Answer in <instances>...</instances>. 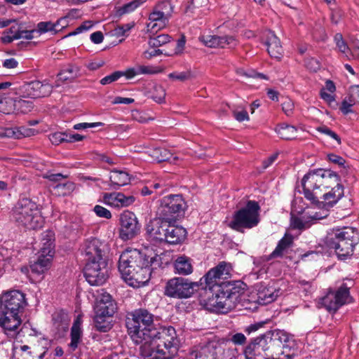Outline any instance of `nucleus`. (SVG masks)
Masks as SVG:
<instances>
[{
    "instance_id": "nucleus-1",
    "label": "nucleus",
    "mask_w": 359,
    "mask_h": 359,
    "mask_svg": "<svg viewBox=\"0 0 359 359\" xmlns=\"http://www.w3.org/2000/svg\"><path fill=\"white\" fill-rule=\"evenodd\" d=\"M153 315L139 309L127 320L128 334L136 344H140L142 355L152 359H171L178 351V340L173 327L158 332L154 327Z\"/></svg>"
},
{
    "instance_id": "nucleus-2",
    "label": "nucleus",
    "mask_w": 359,
    "mask_h": 359,
    "mask_svg": "<svg viewBox=\"0 0 359 359\" xmlns=\"http://www.w3.org/2000/svg\"><path fill=\"white\" fill-rule=\"evenodd\" d=\"M294 339L283 330H274L255 338L245 348L246 359H292Z\"/></svg>"
},
{
    "instance_id": "nucleus-3",
    "label": "nucleus",
    "mask_w": 359,
    "mask_h": 359,
    "mask_svg": "<svg viewBox=\"0 0 359 359\" xmlns=\"http://www.w3.org/2000/svg\"><path fill=\"white\" fill-rule=\"evenodd\" d=\"M149 260L136 249L125 250L119 257L118 270L123 280L131 287H140L149 281L151 273Z\"/></svg>"
},
{
    "instance_id": "nucleus-4",
    "label": "nucleus",
    "mask_w": 359,
    "mask_h": 359,
    "mask_svg": "<svg viewBox=\"0 0 359 359\" xmlns=\"http://www.w3.org/2000/svg\"><path fill=\"white\" fill-rule=\"evenodd\" d=\"M304 194L311 203L318 201L322 192L326 189L341 186L339 177L331 170H313L304 175L302 181Z\"/></svg>"
},
{
    "instance_id": "nucleus-5",
    "label": "nucleus",
    "mask_w": 359,
    "mask_h": 359,
    "mask_svg": "<svg viewBox=\"0 0 359 359\" xmlns=\"http://www.w3.org/2000/svg\"><path fill=\"white\" fill-rule=\"evenodd\" d=\"M359 242V234L355 229L344 226L333 229L326 236L327 246L335 250L340 259H345L353 255L355 245Z\"/></svg>"
},
{
    "instance_id": "nucleus-6",
    "label": "nucleus",
    "mask_w": 359,
    "mask_h": 359,
    "mask_svg": "<svg viewBox=\"0 0 359 359\" xmlns=\"http://www.w3.org/2000/svg\"><path fill=\"white\" fill-rule=\"evenodd\" d=\"M12 216L18 225L27 229L41 228L43 224L38 205L28 198L18 201L13 210Z\"/></svg>"
},
{
    "instance_id": "nucleus-7",
    "label": "nucleus",
    "mask_w": 359,
    "mask_h": 359,
    "mask_svg": "<svg viewBox=\"0 0 359 359\" xmlns=\"http://www.w3.org/2000/svg\"><path fill=\"white\" fill-rule=\"evenodd\" d=\"M260 207L255 201H248L244 208L236 211L229 226L233 230L243 232L245 229L257 226L260 221Z\"/></svg>"
},
{
    "instance_id": "nucleus-8",
    "label": "nucleus",
    "mask_w": 359,
    "mask_h": 359,
    "mask_svg": "<svg viewBox=\"0 0 359 359\" xmlns=\"http://www.w3.org/2000/svg\"><path fill=\"white\" fill-rule=\"evenodd\" d=\"M205 306L209 310L227 313L234 309L240 302V294L235 288L233 290H217L215 294L208 296L207 300H204Z\"/></svg>"
},
{
    "instance_id": "nucleus-9",
    "label": "nucleus",
    "mask_w": 359,
    "mask_h": 359,
    "mask_svg": "<svg viewBox=\"0 0 359 359\" xmlns=\"http://www.w3.org/2000/svg\"><path fill=\"white\" fill-rule=\"evenodd\" d=\"M344 196L343 186L332 187L328 191L322 192L318 201L312 203L316 206L309 213V217L315 221L326 218L329 215V209L333 207Z\"/></svg>"
},
{
    "instance_id": "nucleus-10",
    "label": "nucleus",
    "mask_w": 359,
    "mask_h": 359,
    "mask_svg": "<svg viewBox=\"0 0 359 359\" xmlns=\"http://www.w3.org/2000/svg\"><path fill=\"white\" fill-rule=\"evenodd\" d=\"M174 6L168 0L159 1L153 7L147 23V30L154 33L166 27L173 13Z\"/></svg>"
},
{
    "instance_id": "nucleus-11",
    "label": "nucleus",
    "mask_w": 359,
    "mask_h": 359,
    "mask_svg": "<svg viewBox=\"0 0 359 359\" xmlns=\"http://www.w3.org/2000/svg\"><path fill=\"white\" fill-rule=\"evenodd\" d=\"M201 285H203L202 280L198 282H192L184 278H174L168 281L165 294L172 297L188 298Z\"/></svg>"
},
{
    "instance_id": "nucleus-12",
    "label": "nucleus",
    "mask_w": 359,
    "mask_h": 359,
    "mask_svg": "<svg viewBox=\"0 0 359 359\" xmlns=\"http://www.w3.org/2000/svg\"><path fill=\"white\" fill-rule=\"evenodd\" d=\"M186 208L187 203L182 195H169L161 199L158 212L164 219L175 220Z\"/></svg>"
},
{
    "instance_id": "nucleus-13",
    "label": "nucleus",
    "mask_w": 359,
    "mask_h": 359,
    "mask_svg": "<svg viewBox=\"0 0 359 359\" xmlns=\"http://www.w3.org/2000/svg\"><path fill=\"white\" fill-rule=\"evenodd\" d=\"M84 276L91 285H100L104 283L108 278L106 259L87 261L84 268Z\"/></svg>"
},
{
    "instance_id": "nucleus-14",
    "label": "nucleus",
    "mask_w": 359,
    "mask_h": 359,
    "mask_svg": "<svg viewBox=\"0 0 359 359\" xmlns=\"http://www.w3.org/2000/svg\"><path fill=\"white\" fill-rule=\"evenodd\" d=\"M230 273V267L225 263L221 262L217 266L211 269L208 272L202 277L203 285H201L206 291L209 290L210 293L217 290H220L222 280L228 278Z\"/></svg>"
},
{
    "instance_id": "nucleus-15",
    "label": "nucleus",
    "mask_w": 359,
    "mask_h": 359,
    "mask_svg": "<svg viewBox=\"0 0 359 359\" xmlns=\"http://www.w3.org/2000/svg\"><path fill=\"white\" fill-rule=\"evenodd\" d=\"M141 225L136 215L128 210L120 215L119 237L123 241H128L136 237L140 232Z\"/></svg>"
},
{
    "instance_id": "nucleus-16",
    "label": "nucleus",
    "mask_w": 359,
    "mask_h": 359,
    "mask_svg": "<svg viewBox=\"0 0 359 359\" xmlns=\"http://www.w3.org/2000/svg\"><path fill=\"white\" fill-rule=\"evenodd\" d=\"M0 301L1 312L20 313L26 305L25 294L19 290H11L4 293Z\"/></svg>"
},
{
    "instance_id": "nucleus-17",
    "label": "nucleus",
    "mask_w": 359,
    "mask_h": 359,
    "mask_svg": "<svg viewBox=\"0 0 359 359\" xmlns=\"http://www.w3.org/2000/svg\"><path fill=\"white\" fill-rule=\"evenodd\" d=\"M351 301L349 288L343 284L336 292H328L322 299V304L327 311L336 312L339 307Z\"/></svg>"
},
{
    "instance_id": "nucleus-18",
    "label": "nucleus",
    "mask_w": 359,
    "mask_h": 359,
    "mask_svg": "<svg viewBox=\"0 0 359 359\" xmlns=\"http://www.w3.org/2000/svg\"><path fill=\"white\" fill-rule=\"evenodd\" d=\"M108 250L107 243L97 238L87 239L82 248L83 253L86 256V260L95 261L100 258L105 259V254Z\"/></svg>"
},
{
    "instance_id": "nucleus-19",
    "label": "nucleus",
    "mask_w": 359,
    "mask_h": 359,
    "mask_svg": "<svg viewBox=\"0 0 359 359\" xmlns=\"http://www.w3.org/2000/svg\"><path fill=\"white\" fill-rule=\"evenodd\" d=\"M168 221L161 216L151 220L146 227L147 234L153 240L165 241Z\"/></svg>"
},
{
    "instance_id": "nucleus-20",
    "label": "nucleus",
    "mask_w": 359,
    "mask_h": 359,
    "mask_svg": "<svg viewBox=\"0 0 359 359\" xmlns=\"http://www.w3.org/2000/svg\"><path fill=\"white\" fill-rule=\"evenodd\" d=\"M21 324L19 313L11 312H1L0 317V326L8 336L15 337L18 333V327Z\"/></svg>"
},
{
    "instance_id": "nucleus-21",
    "label": "nucleus",
    "mask_w": 359,
    "mask_h": 359,
    "mask_svg": "<svg viewBox=\"0 0 359 359\" xmlns=\"http://www.w3.org/2000/svg\"><path fill=\"white\" fill-rule=\"evenodd\" d=\"M200 40L210 48H232L237 45L236 39L232 36L207 35L200 37Z\"/></svg>"
},
{
    "instance_id": "nucleus-22",
    "label": "nucleus",
    "mask_w": 359,
    "mask_h": 359,
    "mask_svg": "<svg viewBox=\"0 0 359 359\" xmlns=\"http://www.w3.org/2000/svg\"><path fill=\"white\" fill-rule=\"evenodd\" d=\"M53 86L49 83H43L39 81H32L23 86L25 96L30 98H39L50 94Z\"/></svg>"
},
{
    "instance_id": "nucleus-23",
    "label": "nucleus",
    "mask_w": 359,
    "mask_h": 359,
    "mask_svg": "<svg viewBox=\"0 0 359 359\" xmlns=\"http://www.w3.org/2000/svg\"><path fill=\"white\" fill-rule=\"evenodd\" d=\"M133 196H126L121 192H113L104 194L103 196V202L111 207L125 208L132 205L135 202Z\"/></svg>"
},
{
    "instance_id": "nucleus-24",
    "label": "nucleus",
    "mask_w": 359,
    "mask_h": 359,
    "mask_svg": "<svg viewBox=\"0 0 359 359\" xmlns=\"http://www.w3.org/2000/svg\"><path fill=\"white\" fill-rule=\"evenodd\" d=\"M95 313L102 312L103 314L113 316L116 311V306L111 296L105 292H102L96 297Z\"/></svg>"
},
{
    "instance_id": "nucleus-25",
    "label": "nucleus",
    "mask_w": 359,
    "mask_h": 359,
    "mask_svg": "<svg viewBox=\"0 0 359 359\" xmlns=\"http://www.w3.org/2000/svg\"><path fill=\"white\" fill-rule=\"evenodd\" d=\"M6 103L10 104L9 109H4V102H0V111L5 114H11V112L16 111L22 114H27L33 108V103L30 100H25L23 99L13 100L9 98Z\"/></svg>"
},
{
    "instance_id": "nucleus-26",
    "label": "nucleus",
    "mask_w": 359,
    "mask_h": 359,
    "mask_svg": "<svg viewBox=\"0 0 359 359\" xmlns=\"http://www.w3.org/2000/svg\"><path fill=\"white\" fill-rule=\"evenodd\" d=\"M172 221H168L165 241L170 244H177L185 239L187 231L182 226L172 225Z\"/></svg>"
},
{
    "instance_id": "nucleus-27",
    "label": "nucleus",
    "mask_w": 359,
    "mask_h": 359,
    "mask_svg": "<svg viewBox=\"0 0 359 359\" xmlns=\"http://www.w3.org/2000/svg\"><path fill=\"white\" fill-rule=\"evenodd\" d=\"M265 43L267 46L268 53L271 57L275 58L280 57L283 53V48L279 39L273 32L268 31L266 33Z\"/></svg>"
},
{
    "instance_id": "nucleus-28",
    "label": "nucleus",
    "mask_w": 359,
    "mask_h": 359,
    "mask_svg": "<svg viewBox=\"0 0 359 359\" xmlns=\"http://www.w3.org/2000/svg\"><path fill=\"white\" fill-rule=\"evenodd\" d=\"M53 257L50 254L39 252L36 261L30 265L32 272L37 275L45 273L50 267Z\"/></svg>"
},
{
    "instance_id": "nucleus-29",
    "label": "nucleus",
    "mask_w": 359,
    "mask_h": 359,
    "mask_svg": "<svg viewBox=\"0 0 359 359\" xmlns=\"http://www.w3.org/2000/svg\"><path fill=\"white\" fill-rule=\"evenodd\" d=\"M293 245L292 236L286 233L284 237L279 241L275 250L270 254L269 259L282 257L288 252Z\"/></svg>"
},
{
    "instance_id": "nucleus-30",
    "label": "nucleus",
    "mask_w": 359,
    "mask_h": 359,
    "mask_svg": "<svg viewBox=\"0 0 359 359\" xmlns=\"http://www.w3.org/2000/svg\"><path fill=\"white\" fill-rule=\"evenodd\" d=\"M149 155L151 157L158 161H170V163H175L177 160V156H173L170 152L165 148H154L149 151Z\"/></svg>"
},
{
    "instance_id": "nucleus-31",
    "label": "nucleus",
    "mask_w": 359,
    "mask_h": 359,
    "mask_svg": "<svg viewBox=\"0 0 359 359\" xmlns=\"http://www.w3.org/2000/svg\"><path fill=\"white\" fill-rule=\"evenodd\" d=\"M176 273L181 275H189L193 271L191 259L186 256L178 257L174 263Z\"/></svg>"
},
{
    "instance_id": "nucleus-32",
    "label": "nucleus",
    "mask_w": 359,
    "mask_h": 359,
    "mask_svg": "<svg viewBox=\"0 0 359 359\" xmlns=\"http://www.w3.org/2000/svg\"><path fill=\"white\" fill-rule=\"evenodd\" d=\"M54 233L52 231L48 230L41 234V248L40 252L46 255H54Z\"/></svg>"
},
{
    "instance_id": "nucleus-33",
    "label": "nucleus",
    "mask_w": 359,
    "mask_h": 359,
    "mask_svg": "<svg viewBox=\"0 0 359 359\" xmlns=\"http://www.w3.org/2000/svg\"><path fill=\"white\" fill-rule=\"evenodd\" d=\"M313 210V208L309 210L302 218L292 217L290 223L291 227L295 229L304 230L317 222L318 221H315L309 217V213Z\"/></svg>"
},
{
    "instance_id": "nucleus-34",
    "label": "nucleus",
    "mask_w": 359,
    "mask_h": 359,
    "mask_svg": "<svg viewBox=\"0 0 359 359\" xmlns=\"http://www.w3.org/2000/svg\"><path fill=\"white\" fill-rule=\"evenodd\" d=\"M112 316L103 314L102 312L95 313L94 318L95 326L100 332H107L111 327V318Z\"/></svg>"
},
{
    "instance_id": "nucleus-35",
    "label": "nucleus",
    "mask_w": 359,
    "mask_h": 359,
    "mask_svg": "<svg viewBox=\"0 0 359 359\" xmlns=\"http://www.w3.org/2000/svg\"><path fill=\"white\" fill-rule=\"evenodd\" d=\"M27 135V130L24 128L0 127V139L14 138L21 139Z\"/></svg>"
},
{
    "instance_id": "nucleus-36",
    "label": "nucleus",
    "mask_w": 359,
    "mask_h": 359,
    "mask_svg": "<svg viewBox=\"0 0 359 359\" xmlns=\"http://www.w3.org/2000/svg\"><path fill=\"white\" fill-rule=\"evenodd\" d=\"M81 318L80 316H78L75 319L71 330V342L69 346L72 350H75L78 347L82 333L81 327Z\"/></svg>"
},
{
    "instance_id": "nucleus-37",
    "label": "nucleus",
    "mask_w": 359,
    "mask_h": 359,
    "mask_svg": "<svg viewBox=\"0 0 359 359\" xmlns=\"http://www.w3.org/2000/svg\"><path fill=\"white\" fill-rule=\"evenodd\" d=\"M110 182L114 186L121 187L130 182L129 174L125 171L114 170L110 173Z\"/></svg>"
},
{
    "instance_id": "nucleus-38",
    "label": "nucleus",
    "mask_w": 359,
    "mask_h": 359,
    "mask_svg": "<svg viewBox=\"0 0 359 359\" xmlns=\"http://www.w3.org/2000/svg\"><path fill=\"white\" fill-rule=\"evenodd\" d=\"M276 132L282 139L292 140L297 137V129L293 126L282 123L276 127Z\"/></svg>"
},
{
    "instance_id": "nucleus-39",
    "label": "nucleus",
    "mask_w": 359,
    "mask_h": 359,
    "mask_svg": "<svg viewBox=\"0 0 359 359\" xmlns=\"http://www.w3.org/2000/svg\"><path fill=\"white\" fill-rule=\"evenodd\" d=\"M147 0H133L128 4L116 9L115 16L120 18L125 14H128L135 11L141 5L144 4Z\"/></svg>"
},
{
    "instance_id": "nucleus-40",
    "label": "nucleus",
    "mask_w": 359,
    "mask_h": 359,
    "mask_svg": "<svg viewBox=\"0 0 359 359\" xmlns=\"http://www.w3.org/2000/svg\"><path fill=\"white\" fill-rule=\"evenodd\" d=\"M168 77L172 81L184 82L191 79L194 77V74L191 69H187L184 72H173L170 73Z\"/></svg>"
},
{
    "instance_id": "nucleus-41",
    "label": "nucleus",
    "mask_w": 359,
    "mask_h": 359,
    "mask_svg": "<svg viewBox=\"0 0 359 359\" xmlns=\"http://www.w3.org/2000/svg\"><path fill=\"white\" fill-rule=\"evenodd\" d=\"M171 40V36L166 34H159L156 36L150 37L149 39V45L151 48L160 47L166 44Z\"/></svg>"
},
{
    "instance_id": "nucleus-42",
    "label": "nucleus",
    "mask_w": 359,
    "mask_h": 359,
    "mask_svg": "<svg viewBox=\"0 0 359 359\" xmlns=\"http://www.w3.org/2000/svg\"><path fill=\"white\" fill-rule=\"evenodd\" d=\"M279 294V290L267 288L259 293V298H261L265 304H269L275 301Z\"/></svg>"
},
{
    "instance_id": "nucleus-43",
    "label": "nucleus",
    "mask_w": 359,
    "mask_h": 359,
    "mask_svg": "<svg viewBox=\"0 0 359 359\" xmlns=\"http://www.w3.org/2000/svg\"><path fill=\"white\" fill-rule=\"evenodd\" d=\"M75 188V185L72 182H67L62 184H58L55 187L54 189L56 191V194L59 196H67L70 194Z\"/></svg>"
},
{
    "instance_id": "nucleus-44",
    "label": "nucleus",
    "mask_w": 359,
    "mask_h": 359,
    "mask_svg": "<svg viewBox=\"0 0 359 359\" xmlns=\"http://www.w3.org/2000/svg\"><path fill=\"white\" fill-rule=\"evenodd\" d=\"M165 90L160 85H155L153 88L151 97L154 101L158 104L165 102Z\"/></svg>"
},
{
    "instance_id": "nucleus-45",
    "label": "nucleus",
    "mask_w": 359,
    "mask_h": 359,
    "mask_svg": "<svg viewBox=\"0 0 359 359\" xmlns=\"http://www.w3.org/2000/svg\"><path fill=\"white\" fill-rule=\"evenodd\" d=\"M60 20H57L55 23L51 22H41L37 25L38 31L41 33H45L48 32H57L58 31V25Z\"/></svg>"
},
{
    "instance_id": "nucleus-46",
    "label": "nucleus",
    "mask_w": 359,
    "mask_h": 359,
    "mask_svg": "<svg viewBox=\"0 0 359 359\" xmlns=\"http://www.w3.org/2000/svg\"><path fill=\"white\" fill-rule=\"evenodd\" d=\"M334 41L339 50L345 55L346 57L349 58L350 48L344 41L343 36L341 34H337L334 36Z\"/></svg>"
},
{
    "instance_id": "nucleus-47",
    "label": "nucleus",
    "mask_w": 359,
    "mask_h": 359,
    "mask_svg": "<svg viewBox=\"0 0 359 359\" xmlns=\"http://www.w3.org/2000/svg\"><path fill=\"white\" fill-rule=\"evenodd\" d=\"M49 140L53 144H60L62 142H67V133L57 132L49 135Z\"/></svg>"
},
{
    "instance_id": "nucleus-48",
    "label": "nucleus",
    "mask_w": 359,
    "mask_h": 359,
    "mask_svg": "<svg viewBox=\"0 0 359 359\" xmlns=\"http://www.w3.org/2000/svg\"><path fill=\"white\" fill-rule=\"evenodd\" d=\"M135 25L134 22L128 23L122 25H118L113 30V34L116 37L124 36L129 32Z\"/></svg>"
},
{
    "instance_id": "nucleus-49",
    "label": "nucleus",
    "mask_w": 359,
    "mask_h": 359,
    "mask_svg": "<svg viewBox=\"0 0 359 359\" xmlns=\"http://www.w3.org/2000/svg\"><path fill=\"white\" fill-rule=\"evenodd\" d=\"M316 130L318 132H320L323 134H325V135L330 137L333 140H336L338 144H341V138L339 137V136L335 132H334L333 130L330 129L326 126H320L316 128Z\"/></svg>"
},
{
    "instance_id": "nucleus-50",
    "label": "nucleus",
    "mask_w": 359,
    "mask_h": 359,
    "mask_svg": "<svg viewBox=\"0 0 359 359\" xmlns=\"http://www.w3.org/2000/svg\"><path fill=\"white\" fill-rule=\"evenodd\" d=\"M123 76V72H120V71L114 72V73L102 78L100 82L102 85L109 84L114 81H117L118 79H120Z\"/></svg>"
},
{
    "instance_id": "nucleus-51",
    "label": "nucleus",
    "mask_w": 359,
    "mask_h": 359,
    "mask_svg": "<svg viewBox=\"0 0 359 359\" xmlns=\"http://www.w3.org/2000/svg\"><path fill=\"white\" fill-rule=\"evenodd\" d=\"M93 210L96 215L100 217L105 219H110L111 217V213L110 211L101 205H95Z\"/></svg>"
},
{
    "instance_id": "nucleus-52",
    "label": "nucleus",
    "mask_w": 359,
    "mask_h": 359,
    "mask_svg": "<svg viewBox=\"0 0 359 359\" xmlns=\"http://www.w3.org/2000/svg\"><path fill=\"white\" fill-rule=\"evenodd\" d=\"M355 103L349 96L348 98H345L341 102V106L340 107L341 111L344 114H347L352 111L351 107L354 105Z\"/></svg>"
},
{
    "instance_id": "nucleus-53",
    "label": "nucleus",
    "mask_w": 359,
    "mask_h": 359,
    "mask_svg": "<svg viewBox=\"0 0 359 359\" xmlns=\"http://www.w3.org/2000/svg\"><path fill=\"white\" fill-rule=\"evenodd\" d=\"M306 67L311 72H317L320 68V64L315 58H308L305 61Z\"/></svg>"
},
{
    "instance_id": "nucleus-54",
    "label": "nucleus",
    "mask_w": 359,
    "mask_h": 359,
    "mask_svg": "<svg viewBox=\"0 0 359 359\" xmlns=\"http://www.w3.org/2000/svg\"><path fill=\"white\" fill-rule=\"evenodd\" d=\"M230 341L235 345H244L247 338L243 333H236L231 335Z\"/></svg>"
},
{
    "instance_id": "nucleus-55",
    "label": "nucleus",
    "mask_w": 359,
    "mask_h": 359,
    "mask_svg": "<svg viewBox=\"0 0 359 359\" xmlns=\"http://www.w3.org/2000/svg\"><path fill=\"white\" fill-rule=\"evenodd\" d=\"M282 109L287 116H291L294 110V103L290 99H285L282 103Z\"/></svg>"
},
{
    "instance_id": "nucleus-56",
    "label": "nucleus",
    "mask_w": 359,
    "mask_h": 359,
    "mask_svg": "<svg viewBox=\"0 0 359 359\" xmlns=\"http://www.w3.org/2000/svg\"><path fill=\"white\" fill-rule=\"evenodd\" d=\"M138 74H154L161 72L160 69H153L148 66H137Z\"/></svg>"
},
{
    "instance_id": "nucleus-57",
    "label": "nucleus",
    "mask_w": 359,
    "mask_h": 359,
    "mask_svg": "<svg viewBox=\"0 0 359 359\" xmlns=\"http://www.w3.org/2000/svg\"><path fill=\"white\" fill-rule=\"evenodd\" d=\"M102 125H103V123H101V122H96V123H80L75 124L73 128L74 130H86L87 128L101 126Z\"/></svg>"
},
{
    "instance_id": "nucleus-58",
    "label": "nucleus",
    "mask_w": 359,
    "mask_h": 359,
    "mask_svg": "<svg viewBox=\"0 0 359 359\" xmlns=\"http://www.w3.org/2000/svg\"><path fill=\"white\" fill-rule=\"evenodd\" d=\"M359 58V41L355 40L352 42L350 48L349 58Z\"/></svg>"
},
{
    "instance_id": "nucleus-59",
    "label": "nucleus",
    "mask_w": 359,
    "mask_h": 359,
    "mask_svg": "<svg viewBox=\"0 0 359 359\" xmlns=\"http://www.w3.org/2000/svg\"><path fill=\"white\" fill-rule=\"evenodd\" d=\"M327 158L330 162L339 166H344L346 163V161L341 156L334 154H328Z\"/></svg>"
},
{
    "instance_id": "nucleus-60",
    "label": "nucleus",
    "mask_w": 359,
    "mask_h": 359,
    "mask_svg": "<svg viewBox=\"0 0 359 359\" xmlns=\"http://www.w3.org/2000/svg\"><path fill=\"white\" fill-rule=\"evenodd\" d=\"M162 54V50L160 49H151L147 50L143 52L142 56L144 59L150 60L154 57H156L161 55Z\"/></svg>"
},
{
    "instance_id": "nucleus-61",
    "label": "nucleus",
    "mask_w": 359,
    "mask_h": 359,
    "mask_svg": "<svg viewBox=\"0 0 359 359\" xmlns=\"http://www.w3.org/2000/svg\"><path fill=\"white\" fill-rule=\"evenodd\" d=\"M233 116L239 122L249 120L248 114L245 110L233 111Z\"/></svg>"
},
{
    "instance_id": "nucleus-62",
    "label": "nucleus",
    "mask_w": 359,
    "mask_h": 359,
    "mask_svg": "<svg viewBox=\"0 0 359 359\" xmlns=\"http://www.w3.org/2000/svg\"><path fill=\"white\" fill-rule=\"evenodd\" d=\"M72 79H73V77L69 74H67L66 72L61 71L57 74V79L56 81L55 86L58 87L61 85V83L70 80Z\"/></svg>"
},
{
    "instance_id": "nucleus-63",
    "label": "nucleus",
    "mask_w": 359,
    "mask_h": 359,
    "mask_svg": "<svg viewBox=\"0 0 359 359\" xmlns=\"http://www.w3.org/2000/svg\"><path fill=\"white\" fill-rule=\"evenodd\" d=\"M93 26V24L90 21L85 22L83 24L78 27L74 32L70 33L69 36L76 35L77 34H79L82 32L83 31L88 30L90 28H91Z\"/></svg>"
},
{
    "instance_id": "nucleus-64",
    "label": "nucleus",
    "mask_w": 359,
    "mask_h": 359,
    "mask_svg": "<svg viewBox=\"0 0 359 359\" xmlns=\"http://www.w3.org/2000/svg\"><path fill=\"white\" fill-rule=\"evenodd\" d=\"M350 97L355 104H359V85L351 87Z\"/></svg>"
}]
</instances>
